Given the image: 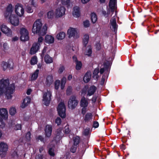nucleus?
Masks as SVG:
<instances>
[{
	"label": "nucleus",
	"mask_w": 159,
	"mask_h": 159,
	"mask_svg": "<svg viewBox=\"0 0 159 159\" xmlns=\"http://www.w3.org/2000/svg\"><path fill=\"white\" fill-rule=\"evenodd\" d=\"M15 89V84H9L8 79H0V97L4 94L7 99H11L12 97L11 94L14 91Z\"/></svg>",
	"instance_id": "f257e3e1"
},
{
	"label": "nucleus",
	"mask_w": 159,
	"mask_h": 159,
	"mask_svg": "<svg viewBox=\"0 0 159 159\" xmlns=\"http://www.w3.org/2000/svg\"><path fill=\"white\" fill-rule=\"evenodd\" d=\"M42 23L40 19H38L34 22L32 29V32L34 34H39L40 35H44L46 33L47 27L44 25L41 29Z\"/></svg>",
	"instance_id": "f03ea898"
},
{
	"label": "nucleus",
	"mask_w": 159,
	"mask_h": 159,
	"mask_svg": "<svg viewBox=\"0 0 159 159\" xmlns=\"http://www.w3.org/2000/svg\"><path fill=\"white\" fill-rule=\"evenodd\" d=\"M20 39L22 41H26L29 40V32L25 28L22 27L20 29Z\"/></svg>",
	"instance_id": "7ed1b4c3"
},
{
	"label": "nucleus",
	"mask_w": 159,
	"mask_h": 159,
	"mask_svg": "<svg viewBox=\"0 0 159 159\" xmlns=\"http://www.w3.org/2000/svg\"><path fill=\"white\" fill-rule=\"evenodd\" d=\"M57 110L59 115L62 118H64L66 116V107L63 102H61L59 104Z\"/></svg>",
	"instance_id": "20e7f679"
},
{
	"label": "nucleus",
	"mask_w": 159,
	"mask_h": 159,
	"mask_svg": "<svg viewBox=\"0 0 159 159\" xmlns=\"http://www.w3.org/2000/svg\"><path fill=\"white\" fill-rule=\"evenodd\" d=\"M67 33L70 38L73 37L74 39H76L79 38L80 36V34L76 28H70L68 30Z\"/></svg>",
	"instance_id": "39448f33"
},
{
	"label": "nucleus",
	"mask_w": 159,
	"mask_h": 159,
	"mask_svg": "<svg viewBox=\"0 0 159 159\" xmlns=\"http://www.w3.org/2000/svg\"><path fill=\"white\" fill-rule=\"evenodd\" d=\"M52 95L51 92L48 90L46 92L44 93L43 95V103L46 106L48 105L51 100Z\"/></svg>",
	"instance_id": "423d86ee"
},
{
	"label": "nucleus",
	"mask_w": 159,
	"mask_h": 159,
	"mask_svg": "<svg viewBox=\"0 0 159 159\" xmlns=\"http://www.w3.org/2000/svg\"><path fill=\"white\" fill-rule=\"evenodd\" d=\"M78 102L75 96H71L68 102V107L70 108L74 109L77 106Z\"/></svg>",
	"instance_id": "0eeeda50"
},
{
	"label": "nucleus",
	"mask_w": 159,
	"mask_h": 159,
	"mask_svg": "<svg viewBox=\"0 0 159 159\" xmlns=\"http://www.w3.org/2000/svg\"><path fill=\"white\" fill-rule=\"evenodd\" d=\"M66 9L63 6H61L57 8L55 11V17L58 18L62 17L65 14Z\"/></svg>",
	"instance_id": "6e6552de"
},
{
	"label": "nucleus",
	"mask_w": 159,
	"mask_h": 159,
	"mask_svg": "<svg viewBox=\"0 0 159 159\" xmlns=\"http://www.w3.org/2000/svg\"><path fill=\"white\" fill-rule=\"evenodd\" d=\"M15 11L18 16H23L24 13V10L22 5L19 3L16 4L15 7Z\"/></svg>",
	"instance_id": "1a4fd4ad"
},
{
	"label": "nucleus",
	"mask_w": 159,
	"mask_h": 159,
	"mask_svg": "<svg viewBox=\"0 0 159 159\" xmlns=\"http://www.w3.org/2000/svg\"><path fill=\"white\" fill-rule=\"evenodd\" d=\"M8 149L7 145L5 143L1 142L0 143V155L1 157H4Z\"/></svg>",
	"instance_id": "9d476101"
},
{
	"label": "nucleus",
	"mask_w": 159,
	"mask_h": 159,
	"mask_svg": "<svg viewBox=\"0 0 159 159\" xmlns=\"http://www.w3.org/2000/svg\"><path fill=\"white\" fill-rule=\"evenodd\" d=\"M2 32L7 36H10L11 35V30L6 25H2L0 27Z\"/></svg>",
	"instance_id": "9b49d317"
},
{
	"label": "nucleus",
	"mask_w": 159,
	"mask_h": 159,
	"mask_svg": "<svg viewBox=\"0 0 159 159\" xmlns=\"http://www.w3.org/2000/svg\"><path fill=\"white\" fill-rule=\"evenodd\" d=\"M9 21L13 25L16 26L19 25V20L18 17L15 15H12L9 18Z\"/></svg>",
	"instance_id": "f8f14e48"
},
{
	"label": "nucleus",
	"mask_w": 159,
	"mask_h": 159,
	"mask_svg": "<svg viewBox=\"0 0 159 159\" xmlns=\"http://www.w3.org/2000/svg\"><path fill=\"white\" fill-rule=\"evenodd\" d=\"M40 46V43H34L30 50V54L32 55L35 53L39 49Z\"/></svg>",
	"instance_id": "ddd939ff"
},
{
	"label": "nucleus",
	"mask_w": 159,
	"mask_h": 159,
	"mask_svg": "<svg viewBox=\"0 0 159 159\" xmlns=\"http://www.w3.org/2000/svg\"><path fill=\"white\" fill-rule=\"evenodd\" d=\"M40 46V43H34L30 50V54L32 55L35 53L39 49Z\"/></svg>",
	"instance_id": "4468645a"
},
{
	"label": "nucleus",
	"mask_w": 159,
	"mask_h": 159,
	"mask_svg": "<svg viewBox=\"0 0 159 159\" xmlns=\"http://www.w3.org/2000/svg\"><path fill=\"white\" fill-rule=\"evenodd\" d=\"M111 28V30L116 32L117 30V25L116 24V18L113 17L110 20Z\"/></svg>",
	"instance_id": "2eb2a0df"
},
{
	"label": "nucleus",
	"mask_w": 159,
	"mask_h": 159,
	"mask_svg": "<svg viewBox=\"0 0 159 159\" xmlns=\"http://www.w3.org/2000/svg\"><path fill=\"white\" fill-rule=\"evenodd\" d=\"M0 115L1 117L5 120H6L8 117V113L7 110L5 108L0 109Z\"/></svg>",
	"instance_id": "dca6fc26"
},
{
	"label": "nucleus",
	"mask_w": 159,
	"mask_h": 159,
	"mask_svg": "<svg viewBox=\"0 0 159 159\" xmlns=\"http://www.w3.org/2000/svg\"><path fill=\"white\" fill-rule=\"evenodd\" d=\"M52 131V126L50 125H47L45 128V136L49 138L51 135Z\"/></svg>",
	"instance_id": "f3484780"
},
{
	"label": "nucleus",
	"mask_w": 159,
	"mask_h": 159,
	"mask_svg": "<svg viewBox=\"0 0 159 159\" xmlns=\"http://www.w3.org/2000/svg\"><path fill=\"white\" fill-rule=\"evenodd\" d=\"M116 0H110L109 7L111 9V11L113 13L114 10L116 9Z\"/></svg>",
	"instance_id": "a211bd4d"
},
{
	"label": "nucleus",
	"mask_w": 159,
	"mask_h": 159,
	"mask_svg": "<svg viewBox=\"0 0 159 159\" xmlns=\"http://www.w3.org/2000/svg\"><path fill=\"white\" fill-rule=\"evenodd\" d=\"M89 104L88 99L84 97L82 98L80 102V107H87Z\"/></svg>",
	"instance_id": "6ab92c4d"
},
{
	"label": "nucleus",
	"mask_w": 159,
	"mask_h": 159,
	"mask_svg": "<svg viewBox=\"0 0 159 159\" xmlns=\"http://www.w3.org/2000/svg\"><path fill=\"white\" fill-rule=\"evenodd\" d=\"M80 11L79 7L75 6L73 8L72 14L73 16L76 17H78L80 16Z\"/></svg>",
	"instance_id": "aec40b11"
},
{
	"label": "nucleus",
	"mask_w": 159,
	"mask_h": 159,
	"mask_svg": "<svg viewBox=\"0 0 159 159\" xmlns=\"http://www.w3.org/2000/svg\"><path fill=\"white\" fill-rule=\"evenodd\" d=\"M93 118V115L91 113L87 112L84 117V120L85 122H88L91 121Z\"/></svg>",
	"instance_id": "412c9836"
},
{
	"label": "nucleus",
	"mask_w": 159,
	"mask_h": 159,
	"mask_svg": "<svg viewBox=\"0 0 159 159\" xmlns=\"http://www.w3.org/2000/svg\"><path fill=\"white\" fill-rule=\"evenodd\" d=\"M96 87L94 85L90 87L88 90L87 96H91L94 94L96 90Z\"/></svg>",
	"instance_id": "4be33fe9"
},
{
	"label": "nucleus",
	"mask_w": 159,
	"mask_h": 159,
	"mask_svg": "<svg viewBox=\"0 0 159 159\" xmlns=\"http://www.w3.org/2000/svg\"><path fill=\"white\" fill-rule=\"evenodd\" d=\"M31 99L29 97H27L23 100V102L21 106L22 108H24L27 106L30 102Z\"/></svg>",
	"instance_id": "5701e85b"
},
{
	"label": "nucleus",
	"mask_w": 159,
	"mask_h": 159,
	"mask_svg": "<svg viewBox=\"0 0 159 159\" xmlns=\"http://www.w3.org/2000/svg\"><path fill=\"white\" fill-rule=\"evenodd\" d=\"M63 135L61 129H57L56 134V137L55 139L56 141L59 140L62 137Z\"/></svg>",
	"instance_id": "b1692460"
},
{
	"label": "nucleus",
	"mask_w": 159,
	"mask_h": 159,
	"mask_svg": "<svg viewBox=\"0 0 159 159\" xmlns=\"http://www.w3.org/2000/svg\"><path fill=\"white\" fill-rule=\"evenodd\" d=\"M91 75V74L90 72H87L85 74L83 78L84 82L86 83L88 82L90 80Z\"/></svg>",
	"instance_id": "393cba45"
},
{
	"label": "nucleus",
	"mask_w": 159,
	"mask_h": 159,
	"mask_svg": "<svg viewBox=\"0 0 159 159\" xmlns=\"http://www.w3.org/2000/svg\"><path fill=\"white\" fill-rule=\"evenodd\" d=\"M54 39L53 37L51 35H46L45 37V41L48 43H52L54 42Z\"/></svg>",
	"instance_id": "a878e982"
},
{
	"label": "nucleus",
	"mask_w": 159,
	"mask_h": 159,
	"mask_svg": "<svg viewBox=\"0 0 159 159\" xmlns=\"http://www.w3.org/2000/svg\"><path fill=\"white\" fill-rule=\"evenodd\" d=\"M53 82V77L52 75H48L46 79V84L47 86L50 85Z\"/></svg>",
	"instance_id": "bb28decb"
},
{
	"label": "nucleus",
	"mask_w": 159,
	"mask_h": 159,
	"mask_svg": "<svg viewBox=\"0 0 159 159\" xmlns=\"http://www.w3.org/2000/svg\"><path fill=\"white\" fill-rule=\"evenodd\" d=\"M66 36V33L63 32H60L57 35V38L59 40H62L64 39Z\"/></svg>",
	"instance_id": "cd10ccee"
},
{
	"label": "nucleus",
	"mask_w": 159,
	"mask_h": 159,
	"mask_svg": "<svg viewBox=\"0 0 159 159\" xmlns=\"http://www.w3.org/2000/svg\"><path fill=\"white\" fill-rule=\"evenodd\" d=\"M99 72V69L98 68L95 69L93 73V77L95 79L97 80L99 77L98 74Z\"/></svg>",
	"instance_id": "c85d7f7f"
},
{
	"label": "nucleus",
	"mask_w": 159,
	"mask_h": 159,
	"mask_svg": "<svg viewBox=\"0 0 159 159\" xmlns=\"http://www.w3.org/2000/svg\"><path fill=\"white\" fill-rule=\"evenodd\" d=\"M44 60L45 61L47 64H49L53 62L52 58L48 54L45 56Z\"/></svg>",
	"instance_id": "c756f323"
},
{
	"label": "nucleus",
	"mask_w": 159,
	"mask_h": 159,
	"mask_svg": "<svg viewBox=\"0 0 159 159\" xmlns=\"http://www.w3.org/2000/svg\"><path fill=\"white\" fill-rule=\"evenodd\" d=\"M39 72V70L37 69L32 74L31 77V80H35L38 76V74Z\"/></svg>",
	"instance_id": "7c9ffc66"
},
{
	"label": "nucleus",
	"mask_w": 159,
	"mask_h": 159,
	"mask_svg": "<svg viewBox=\"0 0 159 159\" xmlns=\"http://www.w3.org/2000/svg\"><path fill=\"white\" fill-rule=\"evenodd\" d=\"M89 38V37L88 34H85L84 35L83 38V43L84 46H86L87 44Z\"/></svg>",
	"instance_id": "2f4dec72"
},
{
	"label": "nucleus",
	"mask_w": 159,
	"mask_h": 159,
	"mask_svg": "<svg viewBox=\"0 0 159 159\" xmlns=\"http://www.w3.org/2000/svg\"><path fill=\"white\" fill-rule=\"evenodd\" d=\"M47 16L48 19H52L55 16V12L53 10H51L48 12Z\"/></svg>",
	"instance_id": "473e14b6"
},
{
	"label": "nucleus",
	"mask_w": 159,
	"mask_h": 159,
	"mask_svg": "<svg viewBox=\"0 0 159 159\" xmlns=\"http://www.w3.org/2000/svg\"><path fill=\"white\" fill-rule=\"evenodd\" d=\"M108 76V74L107 73H104L102 78V80L100 82L101 85H103L104 84Z\"/></svg>",
	"instance_id": "72a5a7b5"
},
{
	"label": "nucleus",
	"mask_w": 159,
	"mask_h": 159,
	"mask_svg": "<svg viewBox=\"0 0 159 159\" xmlns=\"http://www.w3.org/2000/svg\"><path fill=\"white\" fill-rule=\"evenodd\" d=\"M92 53V51L91 47L90 46H88L86 48V50L85 52V55L90 56Z\"/></svg>",
	"instance_id": "f704fd0d"
},
{
	"label": "nucleus",
	"mask_w": 159,
	"mask_h": 159,
	"mask_svg": "<svg viewBox=\"0 0 159 159\" xmlns=\"http://www.w3.org/2000/svg\"><path fill=\"white\" fill-rule=\"evenodd\" d=\"M2 66L4 70H6L7 68L10 67V64L8 62H3L2 64Z\"/></svg>",
	"instance_id": "c9c22d12"
},
{
	"label": "nucleus",
	"mask_w": 159,
	"mask_h": 159,
	"mask_svg": "<svg viewBox=\"0 0 159 159\" xmlns=\"http://www.w3.org/2000/svg\"><path fill=\"white\" fill-rule=\"evenodd\" d=\"M91 16L92 21L93 23H95L97 20L96 14L94 13H92L91 14Z\"/></svg>",
	"instance_id": "e433bc0d"
},
{
	"label": "nucleus",
	"mask_w": 159,
	"mask_h": 159,
	"mask_svg": "<svg viewBox=\"0 0 159 159\" xmlns=\"http://www.w3.org/2000/svg\"><path fill=\"white\" fill-rule=\"evenodd\" d=\"M9 112L10 115L12 116H14L16 112V109L14 107H11L10 108Z\"/></svg>",
	"instance_id": "4c0bfd02"
},
{
	"label": "nucleus",
	"mask_w": 159,
	"mask_h": 159,
	"mask_svg": "<svg viewBox=\"0 0 159 159\" xmlns=\"http://www.w3.org/2000/svg\"><path fill=\"white\" fill-rule=\"evenodd\" d=\"M73 140L74 145L77 146L80 142V138L79 137L76 136L74 138Z\"/></svg>",
	"instance_id": "58836bf2"
},
{
	"label": "nucleus",
	"mask_w": 159,
	"mask_h": 159,
	"mask_svg": "<svg viewBox=\"0 0 159 159\" xmlns=\"http://www.w3.org/2000/svg\"><path fill=\"white\" fill-rule=\"evenodd\" d=\"M37 58L36 56L33 57L30 60V63L32 65H34L37 64Z\"/></svg>",
	"instance_id": "ea45409f"
},
{
	"label": "nucleus",
	"mask_w": 159,
	"mask_h": 159,
	"mask_svg": "<svg viewBox=\"0 0 159 159\" xmlns=\"http://www.w3.org/2000/svg\"><path fill=\"white\" fill-rule=\"evenodd\" d=\"M88 87H89L88 85H86L83 89L81 92V95L82 96H84L86 94Z\"/></svg>",
	"instance_id": "a19ab883"
},
{
	"label": "nucleus",
	"mask_w": 159,
	"mask_h": 159,
	"mask_svg": "<svg viewBox=\"0 0 159 159\" xmlns=\"http://www.w3.org/2000/svg\"><path fill=\"white\" fill-rule=\"evenodd\" d=\"M13 11V7L12 5L11 4H9L7 7L6 11H7L12 13Z\"/></svg>",
	"instance_id": "79ce46f5"
},
{
	"label": "nucleus",
	"mask_w": 159,
	"mask_h": 159,
	"mask_svg": "<svg viewBox=\"0 0 159 159\" xmlns=\"http://www.w3.org/2000/svg\"><path fill=\"white\" fill-rule=\"evenodd\" d=\"M70 130L69 128V126L68 125H66L64 130V132L66 134H68L70 132Z\"/></svg>",
	"instance_id": "37998d69"
},
{
	"label": "nucleus",
	"mask_w": 159,
	"mask_h": 159,
	"mask_svg": "<svg viewBox=\"0 0 159 159\" xmlns=\"http://www.w3.org/2000/svg\"><path fill=\"white\" fill-rule=\"evenodd\" d=\"M49 154L51 156H53L55 155L54 152V147L49 148L48 150Z\"/></svg>",
	"instance_id": "c03bdc74"
},
{
	"label": "nucleus",
	"mask_w": 159,
	"mask_h": 159,
	"mask_svg": "<svg viewBox=\"0 0 159 159\" xmlns=\"http://www.w3.org/2000/svg\"><path fill=\"white\" fill-rule=\"evenodd\" d=\"M72 91V87L70 86H69L68 87L66 90V93L67 95H70Z\"/></svg>",
	"instance_id": "a18cd8bd"
},
{
	"label": "nucleus",
	"mask_w": 159,
	"mask_h": 159,
	"mask_svg": "<svg viewBox=\"0 0 159 159\" xmlns=\"http://www.w3.org/2000/svg\"><path fill=\"white\" fill-rule=\"evenodd\" d=\"M60 84V81L59 80H57L55 82V88L56 90L58 89L59 87Z\"/></svg>",
	"instance_id": "49530a36"
},
{
	"label": "nucleus",
	"mask_w": 159,
	"mask_h": 159,
	"mask_svg": "<svg viewBox=\"0 0 159 159\" xmlns=\"http://www.w3.org/2000/svg\"><path fill=\"white\" fill-rule=\"evenodd\" d=\"M76 69L77 70H80L82 66V64L80 61H77L76 63Z\"/></svg>",
	"instance_id": "de8ad7c7"
},
{
	"label": "nucleus",
	"mask_w": 159,
	"mask_h": 159,
	"mask_svg": "<svg viewBox=\"0 0 159 159\" xmlns=\"http://www.w3.org/2000/svg\"><path fill=\"white\" fill-rule=\"evenodd\" d=\"M5 126V124L3 121L2 118L0 116V128H3Z\"/></svg>",
	"instance_id": "09e8293b"
},
{
	"label": "nucleus",
	"mask_w": 159,
	"mask_h": 159,
	"mask_svg": "<svg viewBox=\"0 0 159 159\" xmlns=\"http://www.w3.org/2000/svg\"><path fill=\"white\" fill-rule=\"evenodd\" d=\"M81 113L83 115H84L86 112L88 111V109L87 108V107H81Z\"/></svg>",
	"instance_id": "8fccbe9b"
},
{
	"label": "nucleus",
	"mask_w": 159,
	"mask_h": 159,
	"mask_svg": "<svg viewBox=\"0 0 159 159\" xmlns=\"http://www.w3.org/2000/svg\"><path fill=\"white\" fill-rule=\"evenodd\" d=\"M12 13L10 12H9L7 11H5L4 13V16L6 18L10 17L12 15H14V14H12Z\"/></svg>",
	"instance_id": "3c124183"
},
{
	"label": "nucleus",
	"mask_w": 159,
	"mask_h": 159,
	"mask_svg": "<svg viewBox=\"0 0 159 159\" xmlns=\"http://www.w3.org/2000/svg\"><path fill=\"white\" fill-rule=\"evenodd\" d=\"M3 49L4 51H6L8 50L9 48V47L6 43H4L3 44Z\"/></svg>",
	"instance_id": "603ef678"
},
{
	"label": "nucleus",
	"mask_w": 159,
	"mask_h": 159,
	"mask_svg": "<svg viewBox=\"0 0 159 159\" xmlns=\"http://www.w3.org/2000/svg\"><path fill=\"white\" fill-rule=\"evenodd\" d=\"M62 4L64 5H68L69 4L70 0H61Z\"/></svg>",
	"instance_id": "864d4df0"
},
{
	"label": "nucleus",
	"mask_w": 159,
	"mask_h": 159,
	"mask_svg": "<svg viewBox=\"0 0 159 159\" xmlns=\"http://www.w3.org/2000/svg\"><path fill=\"white\" fill-rule=\"evenodd\" d=\"M61 119L60 117H58L56 119L55 123L58 125H60L61 124Z\"/></svg>",
	"instance_id": "5fc2aeb1"
},
{
	"label": "nucleus",
	"mask_w": 159,
	"mask_h": 159,
	"mask_svg": "<svg viewBox=\"0 0 159 159\" xmlns=\"http://www.w3.org/2000/svg\"><path fill=\"white\" fill-rule=\"evenodd\" d=\"M83 24L84 26L86 28L89 27L90 25L89 22L88 20L84 21L83 22Z\"/></svg>",
	"instance_id": "6e6d98bb"
},
{
	"label": "nucleus",
	"mask_w": 159,
	"mask_h": 159,
	"mask_svg": "<svg viewBox=\"0 0 159 159\" xmlns=\"http://www.w3.org/2000/svg\"><path fill=\"white\" fill-rule=\"evenodd\" d=\"M77 146H74V144L71 147L70 149V151L72 153L75 152L76 151Z\"/></svg>",
	"instance_id": "4d7b16f0"
},
{
	"label": "nucleus",
	"mask_w": 159,
	"mask_h": 159,
	"mask_svg": "<svg viewBox=\"0 0 159 159\" xmlns=\"http://www.w3.org/2000/svg\"><path fill=\"white\" fill-rule=\"evenodd\" d=\"M89 128L86 129L83 132V134L86 136L88 135L89 133Z\"/></svg>",
	"instance_id": "13d9d810"
},
{
	"label": "nucleus",
	"mask_w": 159,
	"mask_h": 159,
	"mask_svg": "<svg viewBox=\"0 0 159 159\" xmlns=\"http://www.w3.org/2000/svg\"><path fill=\"white\" fill-rule=\"evenodd\" d=\"M26 11L28 13H32L33 12V10L31 7L27 6L26 8Z\"/></svg>",
	"instance_id": "bf43d9fd"
},
{
	"label": "nucleus",
	"mask_w": 159,
	"mask_h": 159,
	"mask_svg": "<svg viewBox=\"0 0 159 159\" xmlns=\"http://www.w3.org/2000/svg\"><path fill=\"white\" fill-rule=\"evenodd\" d=\"M26 138L28 140H30L31 139V133L28 132L26 134Z\"/></svg>",
	"instance_id": "052dcab7"
},
{
	"label": "nucleus",
	"mask_w": 159,
	"mask_h": 159,
	"mask_svg": "<svg viewBox=\"0 0 159 159\" xmlns=\"http://www.w3.org/2000/svg\"><path fill=\"white\" fill-rule=\"evenodd\" d=\"M21 128V125L20 124H17L16 125L15 127V129L16 130H18L20 129Z\"/></svg>",
	"instance_id": "680f3d73"
},
{
	"label": "nucleus",
	"mask_w": 159,
	"mask_h": 159,
	"mask_svg": "<svg viewBox=\"0 0 159 159\" xmlns=\"http://www.w3.org/2000/svg\"><path fill=\"white\" fill-rule=\"evenodd\" d=\"M65 69V68L64 66H61L58 70V72L59 73H62L64 70Z\"/></svg>",
	"instance_id": "e2e57ef3"
},
{
	"label": "nucleus",
	"mask_w": 159,
	"mask_h": 159,
	"mask_svg": "<svg viewBox=\"0 0 159 159\" xmlns=\"http://www.w3.org/2000/svg\"><path fill=\"white\" fill-rule=\"evenodd\" d=\"M47 49V47H45L44 48H43V49L42 51V54L41 55V56L42 57H43V56L44 55V53H45L46 52Z\"/></svg>",
	"instance_id": "0e129e2a"
},
{
	"label": "nucleus",
	"mask_w": 159,
	"mask_h": 159,
	"mask_svg": "<svg viewBox=\"0 0 159 159\" xmlns=\"http://www.w3.org/2000/svg\"><path fill=\"white\" fill-rule=\"evenodd\" d=\"M66 78L65 77H63L61 80V83L65 84L66 82Z\"/></svg>",
	"instance_id": "69168bd1"
},
{
	"label": "nucleus",
	"mask_w": 159,
	"mask_h": 159,
	"mask_svg": "<svg viewBox=\"0 0 159 159\" xmlns=\"http://www.w3.org/2000/svg\"><path fill=\"white\" fill-rule=\"evenodd\" d=\"M37 139L38 140H40L41 141H43L44 140L43 137L42 136L39 135Z\"/></svg>",
	"instance_id": "338daca9"
},
{
	"label": "nucleus",
	"mask_w": 159,
	"mask_h": 159,
	"mask_svg": "<svg viewBox=\"0 0 159 159\" xmlns=\"http://www.w3.org/2000/svg\"><path fill=\"white\" fill-rule=\"evenodd\" d=\"M99 126L98 123L97 121H94L93 124V126L95 128H97Z\"/></svg>",
	"instance_id": "774afa93"
}]
</instances>
